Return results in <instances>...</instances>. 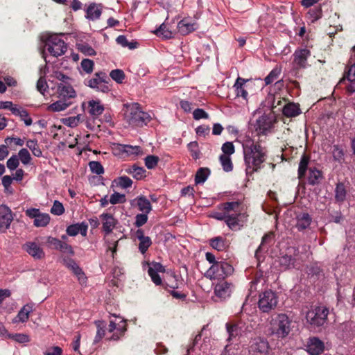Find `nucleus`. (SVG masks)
I'll list each match as a JSON object with an SVG mask.
<instances>
[{
	"label": "nucleus",
	"instance_id": "nucleus-1",
	"mask_svg": "<svg viewBox=\"0 0 355 355\" xmlns=\"http://www.w3.org/2000/svg\"><path fill=\"white\" fill-rule=\"evenodd\" d=\"M244 162L246 165V173L252 174L261 168V164L267 159V150L258 141L247 137L243 143Z\"/></svg>",
	"mask_w": 355,
	"mask_h": 355
},
{
	"label": "nucleus",
	"instance_id": "nucleus-2",
	"mask_svg": "<svg viewBox=\"0 0 355 355\" xmlns=\"http://www.w3.org/2000/svg\"><path fill=\"white\" fill-rule=\"evenodd\" d=\"M225 209L227 210L225 223L230 230H239L247 221L248 217L243 212L241 203L238 201L225 202Z\"/></svg>",
	"mask_w": 355,
	"mask_h": 355
},
{
	"label": "nucleus",
	"instance_id": "nucleus-3",
	"mask_svg": "<svg viewBox=\"0 0 355 355\" xmlns=\"http://www.w3.org/2000/svg\"><path fill=\"white\" fill-rule=\"evenodd\" d=\"M291 320L284 313L271 317L268 327V334L277 338H286L291 331Z\"/></svg>",
	"mask_w": 355,
	"mask_h": 355
},
{
	"label": "nucleus",
	"instance_id": "nucleus-4",
	"mask_svg": "<svg viewBox=\"0 0 355 355\" xmlns=\"http://www.w3.org/2000/svg\"><path fill=\"white\" fill-rule=\"evenodd\" d=\"M124 116L129 125L132 126H143L151 120L150 115L143 112L139 104L136 103L125 105Z\"/></svg>",
	"mask_w": 355,
	"mask_h": 355
},
{
	"label": "nucleus",
	"instance_id": "nucleus-5",
	"mask_svg": "<svg viewBox=\"0 0 355 355\" xmlns=\"http://www.w3.org/2000/svg\"><path fill=\"white\" fill-rule=\"evenodd\" d=\"M234 272V268L225 261H220L211 265L205 276L211 280H224Z\"/></svg>",
	"mask_w": 355,
	"mask_h": 355
},
{
	"label": "nucleus",
	"instance_id": "nucleus-6",
	"mask_svg": "<svg viewBox=\"0 0 355 355\" xmlns=\"http://www.w3.org/2000/svg\"><path fill=\"white\" fill-rule=\"evenodd\" d=\"M45 49L53 57H59L65 53L67 45L57 34H51L45 40Z\"/></svg>",
	"mask_w": 355,
	"mask_h": 355
},
{
	"label": "nucleus",
	"instance_id": "nucleus-7",
	"mask_svg": "<svg viewBox=\"0 0 355 355\" xmlns=\"http://www.w3.org/2000/svg\"><path fill=\"white\" fill-rule=\"evenodd\" d=\"M329 310L325 306L312 307L306 313V322L313 327L323 325L327 319Z\"/></svg>",
	"mask_w": 355,
	"mask_h": 355
},
{
	"label": "nucleus",
	"instance_id": "nucleus-8",
	"mask_svg": "<svg viewBox=\"0 0 355 355\" xmlns=\"http://www.w3.org/2000/svg\"><path fill=\"white\" fill-rule=\"evenodd\" d=\"M278 304L277 293L271 290H267L260 293L258 307L263 313H269L275 309Z\"/></svg>",
	"mask_w": 355,
	"mask_h": 355
},
{
	"label": "nucleus",
	"instance_id": "nucleus-9",
	"mask_svg": "<svg viewBox=\"0 0 355 355\" xmlns=\"http://www.w3.org/2000/svg\"><path fill=\"white\" fill-rule=\"evenodd\" d=\"M86 85L97 91L107 93L110 91L108 78L105 73H96L92 78L87 80Z\"/></svg>",
	"mask_w": 355,
	"mask_h": 355
},
{
	"label": "nucleus",
	"instance_id": "nucleus-10",
	"mask_svg": "<svg viewBox=\"0 0 355 355\" xmlns=\"http://www.w3.org/2000/svg\"><path fill=\"white\" fill-rule=\"evenodd\" d=\"M27 217L34 219L33 225L36 227H46L51 220V217L47 213H42L39 209L29 208L25 211Z\"/></svg>",
	"mask_w": 355,
	"mask_h": 355
},
{
	"label": "nucleus",
	"instance_id": "nucleus-11",
	"mask_svg": "<svg viewBox=\"0 0 355 355\" xmlns=\"http://www.w3.org/2000/svg\"><path fill=\"white\" fill-rule=\"evenodd\" d=\"M22 250L35 260H42L45 258V252L42 247L35 241H27L22 245Z\"/></svg>",
	"mask_w": 355,
	"mask_h": 355
},
{
	"label": "nucleus",
	"instance_id": "nucleus-12",
	"mask_svg": "<svg viewBox=\"0 0 355 355\" xmlns=\"http://www.w3.org/2000/svg\"><path fill=\"white\" fill-rule=\"evenodd\" d=\"M113 319L110 320L108 331L110 332H114L111 339L118 340L123 334L126 330V323L120 317L114 316Z\"/></svg>",
	"mask_w": 355,
	"mask_h": 355
},
{
	"label": "nucleus",
	"instance_id": "nucleus-13",
	"mask_svg": "<svg viewBox=\"0 0 355 355\" xmlns=\"http://www.w3.org/2000/svg\"><path fill=\"white\" fill-rule=\"evenodd\" d=\"M234 285L227 281L222 280L214 287V293L216 297L225 300L230 297L233 292Z\"/></svg>",
	"mask_w": 355,
	"mask_h": 355
},
{
	"label": "nucleus",
	"instance_id": "nucleus-14",
	"mask_svg": "<svg viewBox=\"0 0 355 355\" xmlns=\"http://www.w3.org/2000/svg\"><path fill=\"white\" fill-rule=\"evenodd\" d=\"M13 220L12 210L6 205H0V232H6Z\"/></svg>",
	"mask_w": 355,
	"mask_h": 355
},
{
	"label": "nucleus",
	"instance_id": "nucleus-15",
	"mask_svg": "<svg viewBox=\"0 0 355 355\" xmlns=\"http://www.w3.org/2000/svg\"><path fill=\"white\" fill-rule=\"evenodd\" d=\"M270 349V345L266 339L255 338L251 346L250 352L252 355H267Z\"/></svg>",
	"mask_w": 355,
	"mask_h": 355
},
{
	"label": "nucleus",
	"instance_id": "nucleus-16",
	"mask_svg": "<svg viewBox=\"0 0 355 355\" xmlns=\"http://www.w3.org/2000/svg\"><path fill=\"white\" fill-rule=\"evenodd\" d=\"M225 326L228 334V341L241 336L243 332L244 324L241 321H231L226 323Z\"/></svg>",
	"mask_w": 355,
	"mask_h": 355
},
{
	"label": "nucleus",
	"instance_id": "nucleus-17",
	"mask_svg": "<svg viewBox=\"0 0 355 355\" xmlns=\"http://www.w3.org/2000/svg\"><path fill=\"white\" fill-rule=\"evenodd\" d=\"M311 56V51L306 49H297L293 53V63L297 68H305L308 58Z\"/></svg>",
	"mask_w": 355,
	"mask_h": 355
},
{
	"label": "nucleus",
	"instance_id": "nucleus-18",
	"mask_svg": "<svg viewBox=\"0 0 355 355\" xmlns=\"http://www.w3.org/2000/svg\"><path fill=\"white\" fill-rule=\"evenodd\" d=\"M324 349V343L316 337L310 338L307 342L306 350L311 355H320Z\"/></svg>",
	"mask_w": 355,
	"mask_h": 355
},
{
	"label": "nucleus",
	"instance_id": "nucleus-19",
	"mask_svg": "<svg viewBox=\"0 0 355 355\" xmlns=\"http://www.w3.org/2000/svg\"><path fill=\"white\" fill-rule=\"evenodd\" d=\"M64 265L77 277L80 284H85L86 282L87 277L85 273L74 260L71 259H64Z\"/></svg>",
	"mask_w": 355,
	"mask_h": 355
},
{
	"label": "nucleus",
	"instance_id": "nucleus-20",
	"mask_svg": "<svg viewBox=\"0 0 355 355\" xmlns=\"http://www.w3.org/2000/svg\"><path fill=\"white\" fill-rule=\"evenodd\" d=\"M136 237L139 240V250L141 254H145L149 247L152 245L151 239L145 236L144 230L139 229L136 231Z\"/></svg>",
	"mask_w": 355,
	"mask_h": 355
},
{
	"label": "nucleus",
	"instance_id": "nucleus-21",
	"mask_svg": "<svg viewBox=\"0 0 355 355\" xmlns=\"http://www.w3.org/2000/svg\"><path fill=\"white\" fill-rule=\"evenodd\" d=\"M88 225L86 223H80L71 225L67 227L66 232L69 236H75L80 234L83 236H86L87 234Z\"/></svg>",
	"mask_w": 355,
	"mask_h": 355
},
{
	"label": "nucleus",
	"instance_id": "nucleus-22",
	"mask_svg": "<svg viewBox=\"0 0 355 355\" xmlns=\"http://www.w3.org/2000/svg\"><path fill=\"white\" fill-rule=\"evenodd\" d=\"M248 81V79L238 77L233 85L236 97H241L245 101L248 100V93L245 89V84Z\"/></svg>",
	"mask_w": 355,
	"mask_h": 355
},
{
	"label": "nucleus",
	"instance_id": "nucleus-23",
	"mask_svg": "<svg viewBox=\"0 0 355 355\" xmlns=\"http://www.w3.org/2000/svg\"><path fill=\"white\" fill-rule=\"evenodd\" d=\"M102 220L103 229L107 234H110L116 225V220L108 213H103L100 216Z\"/></svg>",
	"mask_w": 355,
	"mask_h": 355
},
{
	"label": "nucleus",
	"instance_id": "nucleus-24",
	"mask_svg": "<svg viewBox=\"0 0 355 355\" xmlns=\"http://www.w3.org/2000/svg\"><path fill=\"white\" fill-rule=\"evenodd\" d=\"M57 93L58 96L61 98L69 99L76 96V92L71 86L64 83H60L58 85Z\"/></svg>",
	"mask_w": 355,
	"mask_h": 355
},
{
	"label": "nucleus",
	"instance_id": "nucleus-25",
	"mask_svg": "<svg viewBox=\"0 0 355 355\" xmlns=\"http://www.w3.org/2000/svg\"><path fill=\"white\" fill-rule=\"evenodd\" d=\"M33 311V306L27 304L24 305L19 311L17 316L12 319L13 323L25 322L30 316V313Z\"/></svg>",
	"mask_w": 355,
	"mask_h": 355
},
{
	"label": "nucleus",
	"instance_id": "nucleus-26",
	"mask_svg": "<svg viewBox=\"0 0 355 355\" xmlns=\"http://www.w3.org/2000/svg\"><path fill=\"white\" fill-rule=\"evenodd\" d=\"M323 178L322 173L321 171L315 167L309 168L307 180L308 183L311 185H315L319 184Z\"/></svg>",
	"mask_w": 355,
	"mask_h": 355
},
{
	"label": "nucleus",
	"instance_id": "nucleus-27",
	"mask_svg": "<svg viewBox=\"0 0 355 355\" xmlns=\"http://www.w3.org/2000/svg\"><path fill=\"white\" fill-rule=\"evenodd\" d=\"M178 31L183 35H187L196 29V24L184 19L178 24Z\"/></svg>",
	"mask_w": 355,
	"mask_h": 355
},
{
	"label": "nucleus",
	"instance_id": "nucleus-28",
	"mask_svg": "<svg viewBox=\"0 0 355 355\" xmlns=\"http://www.w3.org/2000/svg\"><path fill=\"white\" fill-rule=\"evenodd\" d=\"M312 221L311 216L307 213H302L297 216L296 227L299 230H304L308 228Z\"/></svg>",
	"mask_w": 355,
	"mask_h": 355
},
{
	"label": "nucleus",
	"instance_id": "nucleus-29",
	"mask_svg": "<svg viewBox=\"0 0 355 355\" xmlns=\"http://www.w3.org/2000/svg\"><path fill=\"white\" fill-rule=\"evenodd\" d=\"M102 13V9L100 5L95 3L90 4L86 11V17L90 20H96L99 19Z\"/></svg>",
	"mask_w": 355,
	"mask_h": 355
},
{
	"label": "nucleus",
	"instance_id": "nucleus-30",
	"mask_svg": "<svg viewBox=\"0 0 355 355\" xmlns=\"http://www.w3.org/2000/svg\"><path fill=\"white\" fill-rule=\"evenodd\" d=\"M137 202V205L140 211L145 214H149L152 210V205L150 202L145 196H139L135 199Z\"/></svg>",
	"mask_w": 355,
	"mask_h": 355
},
{
	"label": "nucleus",
	"instance_id": "nucleus-31",
	"mask_svg": "<svg viewBox=\"0 0 355 355\" xmlns=\"http://www.w3.org/2000/svg\"><path fill=\"white\" fill-rule=\"evenodd\" d=\"M71 104V101L62 98L49 105L47 110L51 112H60L66 110Z\"/></svg>",
	"mask_w": 355,
	"mask_h": 355
},
{
	"label": "nucleus",
	"instance_id": "nucleus-32",
	"mask_svg": "<svg viewBox=\"0 0 355 355\" xmlns=\"http://www.w3.org/2000/svg\"><path fill=\"white\" fill-rule=\"evenodd\" d=\"M88 106L89 113L94 117L101 115L104 110V107L99 101H90L88 102Z\"/></svg>",
	"mask_w": 355,
	"mask_h": 355
},
{
	"label": "nucleus",
	"instance_id": "nucleus-33",
	"mask_svg": "<svg viewBox=\"0 0 355 355\" xmlns=\"http://www.w3.org/2000/svg\"><path fill=\"white\" fill-rule=\"evenodd\" d=\"M299 106L293 103H287L284 106L283 114L286 117H295L300 114Z\"/></svg>",
	"mask_w": 355,
	"mask_h": 355
},
{
	"label": "nucleus",
	"instance_id": "nucleus-34",
	"mask_svg": "<svg viewBox=\"0 0 355 355\" xmlns=\"http://www.w3.org/2000/svg\"><path fill=\"white\" fill-rule=\"evenodd\" d=\"M210 245L218 251H223L228 247L227 240L221 236H217L209 241Z\"/></svg>",
	"mask_w": 355,
	"mask_h": 355
},
{
	"label": "nucleus",
	"instance_id": "nucleus-35",
	"mask_svg": "<svg viewBox=\"0 0 355 355\" xmlns=\"http://www.w3.org/2000/svg\"><path fill=\"white\" fill-rule=\"evenodd\" d=\"M272 127V121L267 116H262L257 120V129L260 132L265 134Z\"/></svg>",
	"mask_w": 355,
	"mask_h": 355
},
{
	"label": "nucleus",
	"instance_id": "nucleus-36",
	"mask_svg": "<svg viewBox=\"0 0 355 355\" xmlns=\"http://www.w3.org/2000/svg\"><path fill=\"white\" fill-rule=\"evenodd\" d=\"M310 158L306 155L304 154L300 159L299 167H298V178L302 179L305 176Z\"/></svg>",
	"mask_w": 355,
	"mask_h": 355
},
{
	"label": "nucleus",
	"instance_id": "nucleus-37",
	"mask_svg": "<svg viewBox=\"0 0 355 355\" xmlns=\"http://www.w3.org/2000/svg\"><path fill=\"white\" fill-rule=\"evenodd\" d=\"M26 146L31 150L34 156L37 157H40L42 156V150L40 149L37 140L28 139L26 142Z\"/></svg>",
	"mask_w": 355,
	"mask_h": 355
},
{
	"label": "nucleus",
	"instance_id": "nucleus-38",
	"mask_svg": "<svg viewBox=\"0 0 355 355\" xmlns=\"http://www.w3.org/2000/svg\"><path fill=\"white\" fill-rule=\"evenodd\" d=\"M274 239H275V234L273 232H270L266 234L262 238L261 243L260 245L259 246V248L257 250V252L258 251H261L262 250H265L266 248H267L268 245H270L274 243Z\"/></svg>",
	"mask_w": 355,
	"mask_h": 355
},
{
	"label": "nucleus",
	"instance_id": "nucleus-39",
	"mask_svg": "<svg viewBox=\"0 0 355 355\" xmlns=\"http://www.w3.org/2000/svg\"><path fill=\"white\" fill-rule=\"evenodd\" d=\"M13 114L19 116L26 126H30L32 124V119L26 110L17 107V109L13 110Z\"/></svg>",
	"mask_w": 355,
	"mask_h": 355
},
{
	"label": "nucleus",
	"instance_id": "nucleus-40",
	"mask_svg": "<svg viewBox=\"0 0 355 355\" xmlns=\"http://www.w3.org/2000/svg\"><path fill=\"white\" fill-rule=\"evenodd\" d=\"M347 191L343 183H338L335 189V198L337 202H343L346 198Z\"/></svg>",
	"mask_w": 355,
	"mask_h": 355
},
{
	"label": "nucleus",
	"instance_id": "nucleus-41",
	"mask_svg": "<svg viewBox=\"0 0 355 355\" xmlns=\"http://www.w3.org/2000/svg\"><path fill=\"white\" fill-rule=\"evenodd\" d=\"M210 174V171L207 168H200L198 170L196 177L195 182L196 184H202L207 179Z\"/></svg>",
	"mask_w": 355,
	"mask_h": 355
},
{
	"label": "nucleus",
	"instance_id": "nucleus-42",
	"mask_svg": "<svg viewBox=\"0 0 355 355\" xmlns=\"http://www.w3.org/2000/svg\"><path fill=\"white\" fill-rule=\"evenodd\" d=\"M17 155L18 156L19 161L24 165H29L31 164L32 157L27 148H21L19 150Z\"/></svg>",
	"mask_w": 355,
	"mask_h": 355
},
{
	"label": "nucleus",
	"instance_id": "nucleus-43",
	"mask_svg": "<svg viewBox=\"0 0 355 355\" xmlns=\"http://www.w3.org/2000/svg\"><path fill=\"white\" fill-rule=\"evenodd\" d=\"M155 33L157 36L162 37L164 39H170L173 37L172 31L169 30L167 25L164 23L161 24Z\"/></svg>",
	"mask_w": 355,
	"mask_h": 355
},
{
	"label": "nucleus",
	"instance_id": "nucleus-44",
	"mask_svg": "<svg viewBox=\"0 0 355 355\" xmlns=\"http://www.w3.org/2000/svg\"><path fill=\"white\" fill-rule=\"evenodd\" d=\"M114 183L116 187L121 189H128L131 187L132 180L127 176H121L114 180Z\"/></svg>",
	"mask_w": 355,
	"mask_h": 355
},
{
	"label": "nucleus",
	"instance_id": "nucleus-45",
	"mask_svg": "<svg viewBox=\"0 0 355 355\" xmlns=\"http://www.w3.org/2000/svg\"><path fill=\"white\" fill-rule=\"evenodd\" d=\"M123 151L127 153V155L134 157L142 153L141 147L138 146L125 145L123 147Z\"/></svg>",
	"mask_w": 355,
	"mask_h": 355
},
{
	"label": "nucleus",
	"instance_id": "nucleus-46",
	"mask_svg": "<svg viewBox=\"0 0 355 355\" xmlns=\"http://www.w3.org/2000/svg\"><path fill=\"white\" fill-rule=\"evenodd\" d=\"M220 162L225 171L230 172L232 171L233 164L230 157L225 155H221L220 156Z\"/></svg>",
	"mask_w": 355,
	"mask_h": 355
},
{
	"label": "nucleus",
	"instance_id": "nucleus-47",
	"mask_svg": "<svg viewBox=\"0 0 355 355\" xmlns=\"http://www.w3.org/2000/svg\"><path fill=\"white\" fill-rule=\"evenodd\" d=\"M117 44H120L123 47H128L129 49H134L137 46V42H129L124 35H119L116 40Z\"/></svg>",
	"mask_w": 355,
	"mask_h": 355
},
{
	"label": "nucleus",
	"instance_id": "nucleus-48",
	"mask_svg": "<svg viewBox=\"0 0 355 355\" xmlns=\"http://www.w3.org/2000/svg\"><path fill=\"white\" fill-rule=\"evenodd\" d=\"M77 49L79 51L84 53L85 55H95V50L89 44L86 43H80L77 44Z\"/></svg>",
	"mask_w": 355,
	"mask_h": 355
},
{
	"label": "nucleus",
	"instance_id": "nucleus-49",
	"mask_svg": "<svg viewBox=\"0 0 355 355\" xmlns=\"http://www.w3.org/2000/svg\"><path fill=\"white\" fill-rule=\"evenodd\" d=\"M8 338L12 339L19 343H26L30 341L28 335L25 334H8Z\"/></svg>",
	"mask_w": 355,
	"mask_h": 355
},
{
	"label": "nucleus",
	"instance_id": "nucleus-50",
	"mask_svg": "<svg viewBox=\"0 0 355 355\" xmlns=\"http://www.w3.org/2000/svg\"><path fill=\"white\" fill-rule=\"evenodd\" d=\"M280 73H281L280 69H279V68L273 69L264 79L266 85H270V84L272 83L274 81H275L278 78Z\"/></svg>",
	"mask_w": 355,
	"mask_h": 355
},
{
	"label": "nucleus",
	"instance_id": "nucleus-51",
	"mask_svg": "<svg viewBox=\"0 0 355 355\" xmlns=\"http://www.w3.org/2000/svg\"><path fill=\"white\" fill-rule=\"evenodd\" d=\"M110 76L117 83H122L125 78V73L121 69H114L110 71Z\"/></svg>",
	"mask_w": 355,
	"mask_h": 355
},
{
	"label": "nucleus",
	"instance_id": "nucleus-52",
	"mask_svg": "<svg viewBox=\"0 0 355 355\" xmlns=\"http://www.w3.org/2000/svg\"><path fill=\"white\" fill-rule=\"evenodd\" d=\"M145 170L141 167L132 166L128 168V173L132 174L137 180L141 179L145 174Z\"/></svg>",
	"mask_w": 355,
	"mask_h": 355
},
{
	"label": "nucleus",
	"instance_id": "nucleus-53",
	"mask_svg": "<svg viewBox=\"0 0 355 355\" xmlns=\"http://www.w3.org/2000/svg\"><path fill=\"white\" fill-rule=\"evenodd\" d=\"M295 259L289 255H284L279 258L280 265L284 268H290L294 266Z\"/></svg>",
	"mask_w": 355,
	"mask_h": 355
},
{
	"label": "nucleus",
	"instance_id": "nucleus-54",
	"mask_svg": "<svg viewBox=\"0 0 355 355\" xmlns=\"http://www.w3.org/2000/svg\"><path fill=\"white\" fill-rule=\"evenodd\" d=\"M19 165V159L16 154L12 155L6 162V166L10 171L16 170Z\"/></svg>",
	"mask_w": 355,
	"mask_h": 355
},
{
	"label": "nucleus",
	"instance_id": "nucleus-55",
	"mask_svg": "<svg viewBox=\"0 0 355 355\" xmlns=\"http://www.w3.org/2000/svg\"><path fill=\"white\" fill-rule=\"evenodd\" d=\"M189 150L191 155L195 159L200 158V152L198 148V144L197 141H192L188 144Z\"/></svg>",
	"mask_w": 355,
	"mask_h": 355
},
{
	"label": "nucleus",
	"instance_id": "nucleus-56",
	"mask_svg": "<svg viewBox=\"0 0 355 355\" xmlns=\"http://www.w3.org/2000/svg\"><path fill=\"white\" fill-rule=\"evenodd\" d=\"M64 212V208L63 205L58 201L55 200L52 207L51 208V213L55 216H60Z\"/></svg>",
	"mask_w": 355,
	"mask_h": 355
},
{
	"label": "nucleus",
	"instance_id": "nucleus-57",
	"mask_svg": "<svg viewBox=\"0 0 355 355\" xmlns=\"http://www.w3.org/2000/svg\"><path fill=\"white\" fill-rule=\"evenodd\" d=\"M80 121V115L70 116L63 119V123L69 127L75 128Z\"/></svg>",
	"mask_w": 355,
	"mask_h": 355
},
{
	"label": "nucleus",
	"instance_id": "nucleus-58",
	"mask_svg": "<svg viewBox=\"0 0 355 355\" xmlns=\"http://www.w3.org/2000/svg\"><path fill=\"white\" fill-rule=\"evenodd\" d=\"M89 166L92 172L94 173H96L97 175H101L104 173V168L102 164L98 162H90Z\"/></svg>",
	"mask_w": 355,
	"mask_h": 355
},
{
	"label": "nucleus",
	"instance_id": "nucleus-59",
	"mask_svg": "<svg viewBox=\"0 0 355 355\" xmlns=\"http://www.w3.org/2000/svg\"><path fill=\"white\" fill-rule=\"evenodd\" d=\"M159 162V157L155 155H148L145 158V165L148 169L154 168Z\"/></svg>",
	"mask_w": 355,
	"mask_h": 355
},
{
	"label": "nucleus",
	"instance_id": "nucleus-60",
	"mask_svg": "<svg viewBox=\"0 0 355 355\" xmlns=\"http://www.w3.org/2000/svg\"><path fill=\"white\" fill-rule=\"evenodd\" d=\"M94 63L92 60L83 59L81 61V67L87 73H91L94 69Z\"/></svg>",
	"mask_w": 355,
	"mask_h": 355
},
{
	"label": "nucleus",
	"instance_id": "nucleus-61",
	"mask_svg": "<svg viewBox=\"0 0 355 355\" xmlns=\"http://www.w3.org/2000/svg\"><path fill=\"white\" fill-rule=\"evenodd\" d=\"M124 202H125V195L118 192H114L110 198V202L112 205L123 203Z\"/></svg>",
	"mask_w": 355,
	"mask_h": 355
},
{
	"label": "nucleus",
	"instance_id": "nucleus-62",
	"mask_svg": "<svg viewBox=\"0 0 355 355\" xmlns=\"http://www.w3.org/2000/svg\"><path fill=\"white\" fill-rule=\"evenodd\" d=\"M61 242L62 241L59 240L57 238L48 236L46 238V243L49 248L58 250Z\"/></svg>",
	"mask_w": 355,
	"mask_h": 355
},
{
	"label": "nucleus",
	"instance_id": "nucleus-63",
	"mask_svg": "<svg viewBox=\"0 0 355 355\" xmlns=\"http://www.w3.org/2000/svg\"><path fill=\"white\" fill-rule=\"evenodd\" d=\"M222 151L223 153V155H228L230 157L231 155L234 153L235 149L234 146L232 142L227 141L224 143L222 146Z\"/></svg>",
	"mask_w": 355,
	"mask_h": 355
},
{
	"label": "nucleus",
	"instance_id": "nucleus-64",
	"mask_svg": "<svg viewBox=\"0 0 355 355\" xmlns=\"http://www.w3.org/2000/svg\"><path fill=\"white\" fill-rule=\"evenodd\" d=\"M148 214L142 213L136 215L135 222V226L137 227H140L144 224H146L148 218Z\"/></svg>",
	"mask_w": 355,
	"mask_h": 355
}]
</instances>
